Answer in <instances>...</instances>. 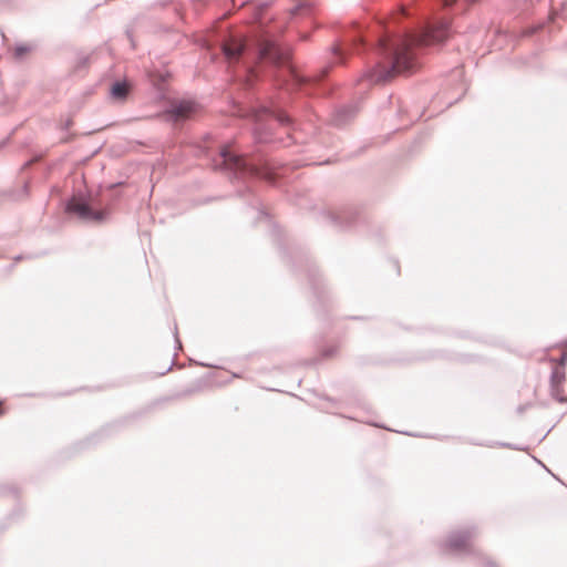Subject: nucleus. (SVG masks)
I'll use <instances>...</instances> for the list:
<instances>
[{
  "label": "nucleus",
  "instance_id": "nucleus-10",
  "mask_svg": "<svg viewBox=\"0 0 567 567\" xmlns=\"http://www.w3.org/2000/svg\"><path fill=\"white\" fill-rule=\"evenodd\" d=\"M280 123H284V122H288V116L287 115H284V114H280L278 115V118H277Z\"/></svg>",
  "mask_w": 567,
  "mask_h": 567
},
{
  "label": "nucleus",
  "instance_id": "nucleus-3",
  "mask_svg": "<svg viewBox=\"0 0 567 567\" xmlns=\"http://www.w3.org/2000/svg\"><path fill=\"white\" fill-rule=\"evenodd\" d=\"M68 210L85 220H102L103 213L94 210L84 199L73 197L68 204Z\"/></svg>",
  "mask_w": 567,
  "mask_h": 567
},
{
  "label": "nucleus",
  "instance_id": "nucleus-5",
  "mask_svg": "<svg viewBox=\"0 0 567 567\" xmlns=\"http://www.w3.org/2000/svg\"><path fill=\"white\" fill-rule=\"evenodd\" d=\"M220 156L223 157L224 165L229 169L249 172L251 174H258L257 169L252 166H248L246 159L236 155L229 146L221 148Z\"/></svg>",
  "mask_w": 567,
  "mask_h": 567
},
{
  "label": "nucleus",
  "instance_id": "nucleus-2",
  "mask_svg": "<svg viewBox=\"0 0 567 567\" xmlns=\"http://www.w3.org/2000/svg\"><path fill=\"white\" fill-rule=\"evenodd\" d=\"M566 360H567V351L563 350L560 359H559L560 367H556L553 372V375H551L553 394L559 401H567V390L564 386V383L566 381V375H565V371L563 368Z\"/></svg>",
  "mask_w": 567,
  "mask_h": 567
},
{
  "label": "nucleus",
  "instance_id": "nucleus-9",
  "mask_svg": "<svg viewBox=\"0 0 567 567\" xmlns=\"http://www.w3.org/2000/svg\"><path fill=\"white\" fill-rule=\"evenodd\" d=\"M130 92V84L127 82H115L111 87V97L117 101L126 99Z\"/></svg>",
  "mask_w": 567,
  "mask_h": 567
},
{
  "label": "nucleus",
  "instance_id": "nucleus-8",
  "mask_svg": "<svg viewBox=\"0 0 567 567\" xmlns=\"http://www.w3.org/2000/svg\"><path fill=\"white\" fill-rule=\"evenodd\" d=\"M471 539L470 532H460L450 537L449 546L453 549H465L470 546Z\"/></svg>",
  "mask_w": 567,
  "mask_h": 567
},
{
  "label": "nucleus",
  "instance_id": "nucleus-1",
  "mask_svg": "<svg viewBox=\"0 0 567 567\" xmlns=\"http://www.w3.org/2000/svg\"><path fill=\"white\" fill-rule=\"evenodd\" d=\"M450 35L449 21L441 20L437 24L429 27L420 35H406L400 44H398L393 62L390 69L380 68L373 74V81H388L398 74L411 72L416 65V61L412 50L419 47H429L440 43Z\"/></svg>",
  "mask_w": 567,
  "mask_h": 567
},
{
  "label": "nucleus",
  "instance_id": "nucleus-11",
  "mask_svg": "<svg viewBox=\"0 0 567 567\" xmlns=\"http://www.w3.org/2000/svg\"><path fill=\"white\" fill-rule=\"evenodd\" d=\"M455 2H456V0H445V1H444V6H445V7H451V6H453Z\"/></svg>",
  "mask_w": 567,
  "mask_h": 567
},
{
  "label": "nucleus",
  "instance_id": "nucleus-4",
  "mask_svg": "<svg viewBox=\"0 0 567 567\" xmlns=\"http://www.w3.org/2000/svg\"><path fill=\"white\" fill-rule=\"evenodd\" d=\"M260 58L268 59L272 63L280 65L285 64L289 60L290 51L288 49L279 48L274 42L265 41L260 45Z\"/></svg>",
  "mask_w": 567,
  "mask_h": 567
},
{
  "label": "nucleus",
  "instance_id": "nucleus-6",
  "mask_svg": "<svg viewBox=\"0 0 567 567\" xmlns=\"http://www.w3.org/2000/svg\"><path fill=\"white\" fill-rule=\"evenodd\" d=\"M245 49L244 40L240 38L231 37L223 45V51L228 61H237Z\"/></svg>",
  "mask_w": 567,
  "mask_h": 567
},
{
  "label": "nucleus",
  "instance_id": "nucleus-7",
  "mask_svg": "<svg viewBox=\"0 0 567 567\" xmlns=\"http://www.w3.org/2000/svg\"><path fill=\"white\" fill-rule=\"evenodd\" d=\"M198 112V105L190 101H183L177 104H175L172 110L171 114L176 120H187L193 117Z\"/></svg>",
  "mask_w": 567,
  "mask_h": 567
},
{
  "label": "nucleus",
  "instance_id": "nucleus-12",
  "mask_svg": "<svg viewBox=\"0 0 567 567\" xmlns=\"http://www.w3.org/2000/svg\"><path fill=\"white\" fill-rule=\"evenodd\" d=\"M6 413V410L3 408V401L0 400V416H2Z\"/></svg>",
  "mask_w": 567,
  "mask_h": 567
}]
</instances>
